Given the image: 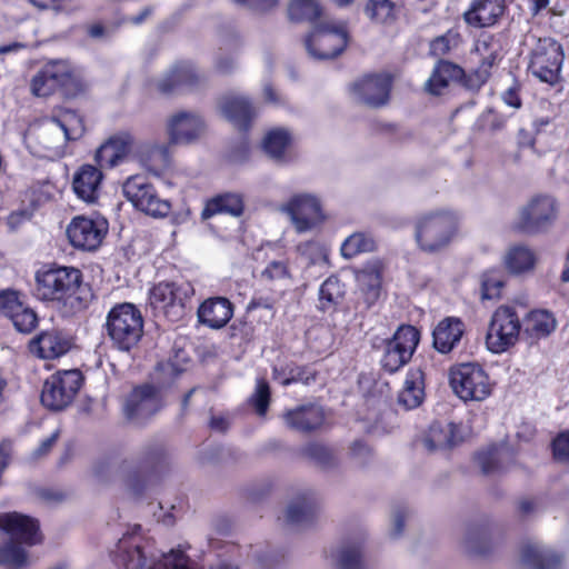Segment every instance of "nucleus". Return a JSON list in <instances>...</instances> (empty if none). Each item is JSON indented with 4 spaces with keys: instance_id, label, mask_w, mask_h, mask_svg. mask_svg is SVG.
Returning a JSON list of instances; mask_svg holds the SVG:
<instances>
[{
    "instance_id": "f257e3e1",
    "label": "nucleus",
    "mask_w": 569,
    "mask_h": 569,
    "mask_svg": "<svg viewBox=\"0 0 569 569\" xmlns=\"http://www.w3.org/2000/svg\"><path fill=\"white\" fill-rule=\"evenodd\" d=\"M84 132L83 121L74 111L66 110L57 117L42 119L31 129L38 144L48 153L46 157H61L68 141L77 140Z\"/></svg>"
},
{
    "instance_id": "f03ea898",
    "label": "nucleus",
    "mask_w": 569,
    "mask_h": 569,
    "mask_svg": "<svg viewBox=\"0 0 569 569\" xmlns=\"http://www.w3.org/2000/svg\"><path fill=\"white\" fill-rule=\"evenodd\" d=\"M33 295L37 299L47 302L72 307L81 282L82 273L73 267H53L38 270L34 277Z\"/></svg>"
},
{
    "instance_id": "7ed1b4c3",
    "label": "nucleus",
    "mask_w": 569,
    "mask_h": 569,
    "mask_svg": "<svg viewBox=\"0 0 569 569\" xmlns=\"http://www.w3.org/2000/svg\"><path fill=\"white\" fill-rule=\"evenodd\" d=\"M459 217L450 210L432 211L416 221L415 238L426 252H437L446 248L458 231Z\"/></svg>"
},
{
    "instance_id": "20e7f679",
    "label": "nucleus",
    "mask_w": 569,
    "mask_h": 569,
    "mask_svg": "<svg viewBox=\"0 0 569 569\" xmlns=\"http://www.w3.org/2000/svg\"><path fill=\"white\" fill-rule=\"evenodd\" d=\"M106 330L114 348L130 351L143 335L141 311L130 302L116 305L107 315Z\"/></svg>"
},
{
    "instance_id": "39448f33",
    "label": "nucleus",
    "mask_w": 569,
    "mask_h": 569,
    "mask_svg": "<svg viewBox=\"0 0 569 569\" xmlns=\"http://www.w3.org/2000/svg\"><path fill=\"white\" fill-rule=\"evenodd\" d=\"M348 40V30L343 21L320 20L306 38L305 44L310 57L327 60L342 53Z\"/></svg>"
},
{
    "instance_id": "423d86ee",
    "label": "nucleus",
    "mask_w": 569,
    "mask_h": 569,
    "mask_svg": "<svg viewBox=\"0 0 569 569\" xmlns=\"http://www.w3.org/2000/svg\"><path fill=\"white\" fill-rule=\"evenodd\" d=\"M192 295L189 282L162 281L150 290L149 301L154 316L176 322L184 316L186 303Z\"/></svg>"
},
{
    "instance_id": "0eeeda50",
    "label": "nucleus",
    "mask_w": 569,
    "mask_h": 569,
    "mask_svg": "<svg viewBox=\"0 0 569 569\" xmlns=\"http://www.w3.org/2000/svg\"><path fill=\"white\" fill-rule=\"evenodd\" d=\"M563 59V50L558 41L540 38L530 52L528 70L541 82L555 86L561 80Z\"/></svg>"
},
{
    "instance_id": "6e6552de",
    "label": "nucleus",
    "mask_w": 569,
    "mask_h": 569,
    "mask_svg": "<svg viewBox=\"0 0 569 569\" xmlns=\"http://www.w3.org/2000/svg\"><path fill=\"white\" fill-rule=\"evenodd\" d=\"M450 386L463 401H482L492 390L485 369L472 362L460 363L450 370Z\"/></svg>"
},
{
    "instance_id": "1a4fd4ad",
    "label": "nucleus",
    "mask_w": 569,
    "mask_h": 569,
    "mask_svg": "<svg viewBox=\"0 0 569 569\" xmlns=\"http://www.w3.org/2000/svg\"><path fill=\"white\" fill-rule=\"evenodd\" d=\"M521 328L522 323L515 308L498 307L491 316L486 335L488 350L493 353L507 351L517 343Z\"/></svg>"
},
{
    "instance_id": "9d476101",
    "label": "nucleus",
    "mask_w": 569,
    "mask_h": 569,
    "mask_svg": "<svg viewBox=\"0 0 569 569\" xmlns=\"http://www.w3.org/2000/svg\"><path fill=\"white\" fill-rule=\"evenodd\" d=\"M122 191L134 208L151 217L162 218L171 210L170 202L158 196L154 186L144 176L129 177L122 186Z\"/></svg>"
},
{
    "instance_id": "9b49d317",
    "label": "nucleus",
    "mask_w": 569,
    "mask_h": 569,
    "mask_svg": "<svg viewBox=\"0 0 569 569\" xmlns=\"http://www.w3.org/2000/svg\"><path fill=\"white\" fill-rule=\"evenodd\" d=\"M76 82L70 64L64 60H52L43 64L32 77L30 90L37 97H49L58 91L69 94Z\"/></svg>"
},
{
    "instance_id": "f8f14e48",
    "label": "nucleus",
    "mask_w": 569,
    "mask_h": 569,
    "mask_svg": "<svg viewBox=\"0 0 569 569\" xmlns=\"http://www.w3.org/2000/svg\"><path fill=\"white\" fill-rule=\"evenodd\" d=\"M420 340L419 331L410 325L400 326L393 336L386 341L380 363L393 373L410 361Z\"/></svg>"
},
{
    "instance_id": "ddd939ff",
    "label": "nucleus",
    "mask_w": 569,
    "mask_h": 569,
    "mask_svg": "<svg viewBox=\"0 0 569 569\" xmlns=\"http://www.w3.org/2000/svg\"><path fill=\"white\" fill-rule=\"evenodd\" d=\"M558 216V206L550 196H536L519 212L516 228L528 234L548 231Z\"/></svg>"
},
{
    "instance_id": "4468645a",
    "label": "nucleus",
    "mask_w": 569,
    "mask_h": 569,
    "mask_svg": "<svg viewBox=\"0 0 569 569\" xmlns=\"http://www.w3.org/2000/svg\"><path fill=\"white\" fill-rule=\"evenodd\" d=\"M279 210L289 217L299 233L312 230L325 220L320 199L312 193H296Z\"/></svg>"
},
{
    "instance_id": "2eb2a0df",
    "label": "nucleus",
    "mask_w": 569,
    "mask_h": 569,
    "mask_svg": "<svg viewBox=\"0 0 569 569\" xmlns=\"http://www.w3.org/2000/svg\"><path fill=\"white\" fill-rule=\"evenodd\" d=\"M82 383L79 370L57 372L48 378L41 391V402L51 410H62L68 407Z\"/></svg>"
},
{
    "instance_id": "dca6fc26",
    "label": "nucleus",
    "mask_w": 569,
    "mask_h": 569,
    "mask_svg": "<svg viewBox=\"0 0 569 569\" xmlns=\"http://www.w3.org/2000/svg\"><path fill=\"white\" fill-rule=\"evenodd\" d=\"M108 232V222L102 218L74 217L68 224L66 233L70 243L83 251H94L102 243Z\"/></svg>"
},
{
    "instance_id": "f3484780",
    "label": "nucleus",
    "mask_w": 569,
    "mask_h": 569,
    "mask_svg": "<svg viewBox=\"0 0 569 569\" xmlns=\"http://www.w3.org/2000/svg\"><path fill=\"white\" fill-rule=\"evenodd\" d=\"M163 406L160 392L150 385L137 387L128 396L123 410L128 419L142 422L157 413Z\"/></svg>"
},
{
    "instance_id": "a211bd4d",
    "label": "nucleus",
    "mask_w": 569,
    "mask_h": 569,
    "mask_svg": "<svg viewBox=\"0 0 569 569\" xmlns=\"http://www.w3.org/2000/svg\"><path fill=\"white\" fill-rule=\"evenodd\" d=\"M133 136L121 131L111 136L96 151L94 160L100 169H111L123 163L136 149Z\"/></svg>"
},
{
    "instance_id": "6ab92c4d",
    "label": "nucleus",
    "mask_w": 569,
    "mask_h": 569,
    "mask_svg": "<svg viewBox=\"0 0 569 569\" xmlns=\"http://www.w3.org/2000/svg\"><path fill=\"white\" fill-rule=\"evenodd\" d=\"M391 78L388 74L366 76L351 86V92L359 102L378 108L385 106L389 100Z\"/></svg>"
},
{
    "instance_id": "aec40b11",
    "label": "nucleus",
    "mask_w": 569,
    "mask_h": 569,
    "mask_svg": "<svg viewBox=\"0 0 569 569\" xmlns=\"http://www.w3.org/2000/svg\"><path fill=\"white\" fill-rule=\"evenodd\" d=\"M0 529L21 545L31 547L41 542L38 521L19 512L0 513Z\"/></svg>"
},
{
    "instance_id": "412c9836",
    "label": "nucleus",
    "mask_w": 569,
    "mask_h": 569,
    "mask_svg": "<svg viewBox=\"0 0 569 569\" xmlns=\"http://www.w3.org/2000/svg\"><path fill=\"white\" fill-rule=\"evenodd\" d=\"M167 131L170 143L187 144L196 141L203 133L204 122L198 113L180 111L170 117Z\"/></svg>"
},
{
    "instance_id": "4be33fe9",
    "label": "nucleus",
    "mask_w": 569,
    "mask_h": 569,
    "mask_svg": "<svg viewBox=\"0 0 569 569\" xmlns=\"http://www.w3.org/2000/svg\"><path fill=\"white\" fill-rule=\"evenodd\" d=\"M72 347V338L66 331L51 328L43 330L31 342L30 349L42 359H56L66 355Z\"/></svg>"
},
{
    "instance_id": "5701e85b",
    "label": "nucleus",
    "mask_w": 569,
    "mask_h": 569,
    "mask_svg": "<svg viewBox=\"0 0 569 569\" xmlns=\"http://www.w3.org/2000/svg\"><path fill=\"white\" fill-rule=\"evenodd\" d=\"M282 419L289 429L307 433L319 429L325 423L326 413L321 406L307 403L286 410Z\"/></svg>"
},
{
    "instance_id": "b1692460",
    "label": "nucleus",
    "mask_w": 569,
    "mask_h": 569,
    "mask_svg": "<svg viewBox=\"0 0 569 569\" xmlns=\"http://www.w3.org/2000/svg\"><path fill=\"white\" fill-rule=\"evenodd\" d=\"M200 80L201 77L191 62H179L158 80L157 88L161 93L170 94L183 89H193Z\"/></svg>"
},
{
    "instance_id": "393cba45",
    "label": "nucleus",
    "mask_w": 569,
    "mask_h": 569,
    "mask_svg": "<svg viewBox=\"0 0 569 569\" xmlns=\"http://www.w3.org/2000/svg\"><path fill=\"white\" fill-rule=\"evenodd\" d=\"M319 510V499L315 491L305 489L297 492L284 509V520L301 526L313 520Z\"/></svg>"
},
{
    "instance_id": "a878e982",
    "label": "nucleus",
    "mask_w": 569,
    "mask_h": 569,
    "mask_svg": "<svg viewBox=\"0 0 569 569\" xmlns=\"http://www.w3.org/2000/svg\"><path fill=\"white\" fill-rule=\"evenodd\" d=\"M461 438L455 423L433 422L419 439V445L429 453L452 448Z\"/></svg>"
},
{
    "instance_id": "bb28decb",
    "label": "nucleus",
    "mask_w": 569,
    "mask_h": 569,
    "mask_svg": "<svg viewBox=\"0 0 569 569\" xmlns=\"http://www.w3.org/2000/svg\"><path fill=\"white\" fill-rule=\"evenodd\" d=\"M505 0H473L463 13L465 21L476 28L493 26L503 14Z\"/></svg>"
},
{
    "instance_id": "cd10ccee",
    "label": "nucleus",
    "mask_w": 569,
    "mask_h": 569,
    "mask_svg": "<svg viewBox=\"0 0 569 569\" xmlns=\"http://www.w3.org/2000/svg\"><path fill=\"white\" fill-rule=\"evenodd\" d=\"M222 114L239 130H247L256 117V108L243 96H226L220 101Z\"/></svg>"
},
{
    "instance_id": "c85d7f7f",
    "label": "nucleus",
    "mask_w": 569,
    "mask_h": 569,
    "mask_svg": "<svg viewBox=\"0 0 569 569\" xmlns=\"http://www.w3.org/2000/svg\"><path fill=\"white\" fill-rule=\"evenodd\" d=\"M100 167L91 164L81 166L74 173L72 187L74 193L88 203H93L99 197V190L102 181Z\"/></svg>"
},
{
    "instance_id": "c756f323",
    "label": "nucleus",
    "mask_w": 569,
    "mask_h": 569,
    "mask_svg": "<svg viewBox=\"0 0 569 569\" xmlns=\"http://www.w3.org/2000/svg\"><path fill=\"white\" fill-rule=\"evenodd\" d=\"M232 316V303L223 297L209 298L198 309L199 321L212 329L224 327Z\"/></svg>"
},
{
    "instance_id": "7c9ffc66",
    "label": "nucleus",
    "mask_w": 569,
    "mask_h": 569,
    "mask_svg": "<svg viewBox=\"0 0 569 569\" xmlns=\"http://www.w3.org/2000/svg\"><path fill=\"white\" fill-rule=\"evenodd\" d=\"M465 325L459 318L442 319L433 329V347L441 353H449L460 342Z\"/></svg>"
},
{
    "instance_id": "2f4dec72",
    "label": "nucleus",
    "mask_w": 569,
    "mask_h": 569,
    "mask_svg": "<svg viewBox=\"0 0 569 569\" xmlns=\"http://www.w3.org/2000/svg\"><path fill=\"white\" fill-rule=\"evenodd\" d=\"M425 398V377L420 368H411L406 375L403 387L398 395V402L405 409L418 408Z\"/></svg>"
},
{
    "instance_id": "473e14b6",
    "label": "nucleus",
    "mask_w": 569,
    "mask_h": 569,
    "mask_svg": "<svg viewBox=\"0 0 569 569\" xmlns=\"http://www.w3.org/2000/svg\"><path fill=\"white\" fill-rule=\"evenodd\" d=\"M358 288L367 308L373 306L381 292V270L378 262L359 270L356 274Z\"/></svg>"
},
{
    "instance_id": "72a5a7b5",
    "label": "nucleus",
    "mask_w": 569,
    "mask_h": 569,
    "mask_svg": "<svg viewBox=\"0 0 569 569\" xmlns=\"http://www.w3.org/2000/svg\"><path fill=\"white\" fill-rule=\"evenodd\" d=\"M465 71L458 64L447 60H439L426 82V90L431 94H440L451 81L462 79Z\"/></svg>"
},
{
    "instance_id": "f704fd0d",
    "label": "nucleus",
    "mask_w": 569,
    "mask_h": 569,
    "mask_svg": "<svg viewBox=\"0 0 569 569\" xmlns=\"http://www.w3.org/2000/svg\"><path fill=\"white\" fill-rule=\"evenodd\" d=\"M521 559L523 563L532 569H558L562 561L559 555L537 542H529L523 546Z\"/></svg>"
},
{
    "instance_id": "c9c22d12",
    "label": "nucleus",
    "mask_w": 569,
    "mask_h": 569,
    "mask_svg": "<svg viewBox=\"0 0 569 569\" xmlns=\"http://www.w3.org/2000/svg\"><path fill=\"white\" fill-rule=\"evenodd\" d=\"M521 323L523 325V333L531 339L546 338L557 327L553 313L545 309L530 311Z\"/></svg>"
},
{
    "instance_id": "e433bc0d",
    "label": "nucleus",
    "mask_w": 569,
    "mask_h": 569,
    "mask_svg": "<svg viewBox=\"0 0 569 569\" xmlns=\"http://www.w3.org/2000/svg\"><path fill=\"white\" fill-rule=\"evenodd\" d=\"M535 252L522 244L511 247L505 254L503 262L507 270L516 276L530 272L536 266Z\"/></svg>"
},
{
    "instance_id": "4c0bfd02",
    "label": "nucleus",
    "mask_w": 569,
    "mask_h": 569,
    "mask_svg": "<svg viewBox=\"0 0 569 569\" xmlns=\"http://www.w3.org/2000/svg\"><path fill=\"white\" fill-rule=\"evenodd\" d=\"M243 212V200L240 194L224 193L209 200L202 211L204 219L218 213L239 217Z\"/></svg>"
},
{
    "instance_id": "58836bf2",
    "label": "nucleus",
    "mask_w": 569,
    "mask_h": 569,
    "mask_svg": "<svg viewBox=\"0 0 569 569\" xmlns=\"http://www.w3.org/2000/svg\"><path fill=\"white\" fill-rule=\"evenodd\" d=\"M166 459V451L163 446L158 443H151L144 446L139 452L134 461L124 460L120 469L127 470L137 465L140 470H149L159 466Z\"/></svg>"
},
{
    "instance_id": "ea45409f",
    "label": "nucleus",
    "mask_w": 569,
    "mask_h": 569,
    "mask_svg": "<svg viewBox=\"0 0 569 569\" xmlns=\"http://www.w3.org/2000/svg\"><path fill=\"white\" fill-rule=\"evenodd\" d=\"M16 541H8L0 547V565L8 569H26L30 566L29 553Z\"/></svg>"
},
{
    "instance_id": "a19ab883",
    "label": "nucleus",
    "mask_w": 569,
    "mask_h": 569,
    "mask_svg": "<svg viewBox=\"0 0 569 569\" xmlns=\"http://www.w3.org/2000/svg\"><path fill=\"white\" fill-rule=\"evenodd\" d=\"M138 157L146 167L161 168L170 162L169 147L166 144L143 143L138 147Z\"/></svg>"
},
{
    "instance_id": "79ce46f5",
    "label": "nucleus",
    "mask_w": 569,
    "mask_h": 569,
    "mask_svg": "<svg viewBox=\"0 0 569 569\" xmlns=\"http://www.w3.org/2000/svg\"><path fill=\"white\" fill-rule=\"evenodd\" d=\"M375 248L376 241L370 234L355 232L342 242L340 251L343 258L351 259L360 253L371 252Z\"/></svg>"
},
{
    "instance_id": "37998d69",
    "label": "nucleus",
    "mask_w": 569,
    "mask_h": 569,
    "mask_svg": "<svg viewBox=\"0 0 569 569\" xmlns=\"http://www.w3.org/2000/svg\"><path fill=\"white\" fill-rule=\"evenodd\" d=\"M289 142L290 134L287 130L274 129L266 134L262 147L270 158L274 160H282Z\"/></svg>"
},
{
    "instance_id": "c03bdc74",
    "label": "nucleus",
    "mask_w": 569,
    "mask_h": 569,
    "mask_svg": "<svg viewBox=\"0 0 569 569\" xmlns=\"http://www.w3.org/2000/svg\"><path fill=\"white\" fill-rule=\"evenodd\" d=\"M333 557L341 569H361V543L345 542Z\"/></svg>"
},
{
    "instance_id": "a18cd8bd",
    "label": "nucleus",
    "mask_w": 569,
    "mask_h": 569,
    "mask_svg": "<svg viewBox=\"0 0 569 569\" xmlns=\"http://www.w3.org/2000/svg\"><path fill=\"white\" fill-rule=\"evenodd\" d=\"M365 12L377 23L389 24L396 20L395 3L390 0H370Z\"/></svg>"
},
{
    "instance_id": "49530a36",
    "label": "nucleus",
    "mask_w": 569,
    "mask_h": 569,
    "mask_svg": "<svg viewBox=\"0 0 569 569\" xmlns=\"http://www.w3.org/2000/svg\"><path fill=\"white\" fill-rule=\"evenodd\" d=\"M288 12L293 21H313L321 14L317 0H292Z\"/></svg>"
},
{
    "instance_id": "de8ad7c7",
    "label": "nucleus",
    "mask_w": 569,
    "mask_h": 569,
    "mask_svg": "<svg viewBox=\"0 0 569 569\" xmlns=\"http://www.w3.org/2000/svg\"><path fill=\"white\" fill-rule=\"evenodd\" d=\"M461 42L460 33L453 29L435 38L429 44V53L433 57H442L457 49Z\"/></svg>"
},
{
    "instance_id": "09e8293b",
    "label": "nucleus",
    "mask_w": 569,
    "mask_h": 569,
    "mask_svg": "<svg viewBox=\"0 0 569 569\" xmlns=\"http://www.w3.org/2000/svg\"><path fill=\"white\" fill-rule=\"evenodd\" d=\"M495 64V57L488 56L486 60H481L479 67L462 77L463 86L470 90H479L489 79L490 69Z\"/></svg>"
},
{
    "instance_id": "8fccbe9b",
    "label": "nucleus",
    "mask_w": 569,
    "mask_h": 569,
    "mask_svg": "<svg viewBox=\"0 0 569 569\" xmlns=\"http://www.w3.org/2000/svg\"><path fill=\"white\" fill-rule=\"evenodd\" d=\"M303 455L322 468H330L337 462L335 451L322 443L312 442L307 445Z\"/></svg>"
},
{
    "instance_id": "3c124183",
    "label": "nucleus",
    "mask_w": 569,
    "mask_h": 569,
    "mask_svg": "<svg viewBox=\"0 0 569 569\" xmlns=\"http://www.w3.org/2000/svg\"><path fill=\"white\" fill-rule=\"evenodd\" d=\"M503 286L505 280L500 272H485L481 277V299H498L500 297L501 289L503 288Z\"/></svg>"
},
{
    "instance_id": "603ef678",
    "label": "nucleus",
    "mask_w": 569,
    "mask_h": 569,
    "mask_svg": "<svg viewBox=\"0 0 569 569\" xmlns=\"http://www.w3.org/2000/svg\"><path fill=\"white\" fill-rule=\"evenodd\" d=\"M343 295L342 286L338 278H328L319 289V300L321 308L326 309L331 305L337 303Z\"/></svg>"
},
{
    "instance_id": "864d4df0",
    "label": "nucleus",
    "mask_w": 569,
    "mask_h": 569,
    "mask_svg": "<svg viewBox=\"0 0 569 569\" xmlns=\"http://www.w3.org/2000/svg\"><path fill=\"white\" fill-rule=\"evenodd\" d=\"M9 319L18 331L24 333L31 332L38 322L36 312L32 309L24 307L22 303L20 305V308L14 310Z\"/></svg>"
},
{
    "instance_id": "5fc2aeb1",
    "label": "nucleus",
    "mask_w": 569,
    "mask_h": 569,
    "mask_svg": "<svg viewBox=\"0 0 569 569\" xmlns=\"http://www.w3.org/2000/svg\"><path fill=\"white\" fill-rule=\"evenodd\" d=\"M273 373H274V379L279 380L280 383L283 386H288L292 382H302L305 385H310L311 382H313L316 380V373L313 371H311L309 368H300V367L291 368L289 370L288 376L283 377V378L280 377L277 368L273 369Z\"/></svg>"
},
{
    "instance_id": "6e6d98bb",
    "label": "nucleus",
    "mask_w": 569,
    "mask_h": 569,
    "mask_svg": "<svg viewBox=\"0 0 569 569\" xmlns=\"http://www.w3.org/2000/svg\"><path fill=\"white\" fill-rule=\"evenodd\" d=\"M256 412L262 417L266 415L270 402V389L264 380H258L256 391L250 399Z\"/></svg>"
},
{
    "instance_id": "4d7b16f0",
    "label": "nucleus",
    "mask_w": 569,
    "mask_h": 569,
    "mask_svg": "<svg viewBox=\"0 0 569 569\" xmlns=\"http://www.w3.org/2000/svg\"><path fill=\"white\" fill-rule=\"evenodd\" d=\"M500 456L499 448L491 446L485 451H479L476 456V461L485 475H489L497 469L498 457Z\"/></svg>"
},
{
    "instance_id": "13d9d810",
    "label": "nucleus",
    "mask_w": 569,
    "mask_h": 569,
    "mask_svg": "<svg viewBox=\"0 0 569 569\" xmlns=\"http://www.w3.org/2000/svg\"><path fill=\"white\" fill-rule=\"evenodd\" d=\"M528 9L532 18L541 17L545 12L550 17H561L563 11L551 6V0H527Z\"/></svg>"
},
{
    "instance_id": "bf43d9fd",
    "label": "nucleus",
    "mask_w": 569,
    "mask_h": 569,
    "mask_svg": "<svg viewBox=\"0 0 569 569\" xmlns=\"http://www.w3.org/2000/svg\"><path fill=\"white\" fill-rule=\"evenodd\" d=\"M466 549L470 553L482 555L487 551V540L483 531L470 530L465 538Z\"/></svg>"
},
{
    "instance_id": "052dcab7",
    "label": "nucleus",
    "mask_w": 569,
    "mask_h": 569,
    "mask_svg": "<svg viewBox=\"0 0 569 569\" xmlns=\"http://www.w3.org/2000/svg\"><path fill=\"white\" fill-rule=\"evenodd\" d=\"M476 52L481 56V60H486L488 56H493L495 61L498 58V49L495 46V39L490 34L481 36L476 42Z\"/></svg>"
},
{
    "instance_id": "680f3d73",
    "label": "nucleus",
    "mask_w": 569,
    "mask_h": 569,
    "mask_svg": "<svg viewBox=\"0 0 569 569\" xmlns=\"http://www.w3.org/2000/svg\"><path fill=\"white\" fill-rule=\"evenodd\" d=\"M552 449L557 460L569 462V431L560 433L553 440Z\"/></svg>"
},
{
    "instance_id": "e2e57ef3",
    "label": "nucleus",
    "mask_w": 569,
    "mask_h": 569,
    "mask_svg": "<svg viewBox=\"0 0 569 569\" xmlns=\"http://www.w3.org/2000/svg\"><path fill=\"white\" fill-rule=\"evenodd\" d=\"M20 305L14 291L0 292V312L3 316L9 318L17 308H20Z\"/></svg>"
},
{
    "instance_id": "0e129e2a",
    "label": "nucleus",
    "mask_w": 569,
    "mask_h": 569,
    "mask_svg": "<svg viewBox=\"0 0 569 569\" xmlns=\"http://www.w3.org/2000/svg\"><path fill=\"white\" fill-rule=\"evenodd\" d=\"M59 438V431H54L48 438L42 440L40 445L31 452L30 460L38 461L44 458L53 448L54 443Z\"/></svg>"
},
{
    "instance_id": "69168bd1",
    "label": "nucleus",
    "mask_w": 569,
    "mask_h": 569,
    "mask_svg": "<svg viewBox=\"0 0 569 569\" xmlns=\"http://www.w3.org/2000/svg\"><path fill=\"white\" fill-rule=\"evenodd\" d=\"M288 276V268L283 261H272L262 271V277L269 280L283 279Z\"/></svg>"
},
{
    "instance_id": "338daca9",
    "label": "nucleus",
    "mask_w": 569,
    "mask_h": 569,
    "mask_svg": "<svg viewBox=\"0 0 569 569\" xmlns=\"http://www.w3.org/2000/svg\"><path fill=\"white\" fill-rule=\"evenodd\" d=\"M407 511L405 509H397L392 513V528L390 531L391 537L398 538L401 536L405 526Z\"/></svg>"
},
{
    "instance_id": "774afa93",
    "label": "nucleus",
    "mask_w": 569,
    "mask_h": 569,
    "mask_svg": "<svg viewBox=\"0 0 569 569\" xmlns=\"http://www.w3.org/2000/svg\"><path fill=\"white\" fill-rule=\"evenodd\" d=\"M71 0H30V2L39 9L60 10Z\"/></svg>"
}]
</instances>
